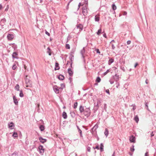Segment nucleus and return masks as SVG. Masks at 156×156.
<instances>
[{
  "label": "nucleus",
  "instance_id": "f257e3e1",
  "mask_svg": "<svg viewBox=\"0 0 156 156\" xmlns=\"http://www.w3.org/2000/svg\"><path fill=\"white\" fill-rule=\"evenodd\" d=\"M83 28V26L82 25L79 24L76 26V28H75L74 30H78L77 33H80L82 30Z\"/></svg>",
  "mask_w": 156,
  "mask_h": 156
},
{
  "label": "nucleus",
  "instance_id": "f03ea898",
  "mask_svg": "<svg viewBox=\"0 0 156 156\" xmlns=\"http://www.w3.org/2000/svg\"><path fill=\"white\" fill-rule=\"evenodd\" d=\"M25 83L26 84V87H31L32 83L30 80L27 78H26Z\"/></svg>",
  "mask_w": 156,
  "mask_h": 156
},
{
  "label": "nucleus",
  "instance_id": "7ed1b4c3",
  "mask_svg": "<svg viewBox=\"0 0 156 156\" xmlns=\"http://www.w3.org/2000/svg\"><path fill=\"white\" fill-rule=\"evenodd\" d=\"M53 89L54 91L56 94H58L59 93V92L62 91L60 89H59V87H58L56 85H55L53 86Z\"/></svg>",
  "mask_w": 156,
  "mask_h": 156
},
{
  "label": "nucleus",
  "instance_id": "20e7f679",
  "mask_svg": "<svg viewBox=\"0 0 156 156\" xmlns=\"http://www.w3.org/2000/svg\"><path fill=\"white\" fill-rule=\"evenodd\" d=\"M82 13L83 15L86 16L87 13V7L86 6H84L82 8Z\"/></svg>",
  "mask_w": 156,
  "mask_h": 156
},
{
  "label": "nucleus",
  "instance_id": "39448f33",
  "mask_svg": "<svg viewBox=\"0 0 156 156\" xmlns=\"http://www.w3.org/2000/svg\"><path fill=\"white\" fill-rule=\"evenodd\" d=\"M40 153L41 154H43L44 152V149L43 148V147L42 145H40L38 147Z\"/></svg>",
  "mask_w": 156,
  "mask_h": 156
},
{
  "label": "nucleus",
  "instance_id": "423d86ee",
  "mask_svg": "<svg viewBox=\"0 0 156 156\" xmlns=\"http://www.w3.org/2000/svg\"><path fill=\"white\" fill-rule=\"evenodd\" d=\"M129 140L131 142L135 143L136 142V138L133 135L129 137Z\"/></svg>",
  "mask_w": 156,
  "mask_h": 156
},
{
  "label": "nucleus",
  "instance_id": "0eeeda50",
  "mask_svg": "<svg viewBox=\"0 0 156 156\" xmlns=\"http://www.w3.org/2000/svg\"><path fill=\"white\" fill-rule=\"evenodd\" d=\"M14 37V35L13 34H8L7 36V37L8 40H12Z\"/></svg>",
  "mask_w": 156,
  "mask_h": 156
},
{
  "label": "nucleus",
  "instance_id": "6e6552de",
  "mask_svg": "<svg viewBox=\"0 0 156 156\" xmlns=\"http://www.w3.org/2000/svg\"><path fill=\"white\" fill-rule=\"evenodd\" d=\"M8 125L9 128L11 129H13V127L14 126V125L12 122L9 123Z\"/></svg>",
  "mask_w": 156,
  "mask_h": 156
},
{
  "label": "nucleus",
  "instance_id": "1a4fd4ad",
  "mask_svg": "<svg viewBox=\"0 0 156 156\" xmlns=\"http://www.w3.org/2000/svg\"><path fill=\"white\" fill-rule=\"evenodd\" d=\"M113 78L114 80L116 82H117V81L119 80V76L117 74L113 76Z\"/></svg>",
  "mask_w": 156,
  "mask_h": 156
},
{
  "label": "nucleus",
  "instance_id": "9d476101",
  "mask_svg": "<svg viewBox=\"0 0 156 156\" xmlns=\"http://www.w3.org/2000/svg\"><path fill=\"white\" fill-rule=\"evenodd\" d=\"M39 140H40V141L42 143H44L45 142L47 141L46 139H43L42 137H40L39 138Z\"/></svg>",
  "mask_w": 156,
  "mask_h": 156
},
{
  "label": "nucleus",
  "instance_id": "9b49d317",
  "mask_svg": "<svg viewBox=\"0 0 156 156\" xmlns=\"http://www.w3.org/2000/svg\"><path fill=\"white\" fill-rule=\"evenodd\" d=\"M13 101L14 102V103L16 105H17L18 104V101H17V100L15 96H14L13 97Z\"/></svg>",
  "mask_w": 156,
  "mask_h": 156
},
{
  "label": "nucleus",
  "instance_id": "f8f14e48",
  "mask_svg": "<svg viewBox=\"0 0 156 156\" xmlns=\"http://www.w3.org/2000/svg\"><path fill=\"white\" fill-rule=\"evenodd\" d=\"M62 117L64 119H66L67 118V116L66 114V113L65 112H64L62 113Z\"/></svg>",
  "mask_w": 156,
  "mask_h": 156
},
{
  "label": "nucleus",
  "instance_id": "ddd939ff",
  "mask_svg": "<svg viewBox=\"0 0 156 156\" xmlns=\"http://www.w3.org/2000/svg\"><path fill=\"white\" fill-rule=\"evenodd\" d=\"M17 55L18 54L16 52H14L13 53L12 55V57L14 58H17Z\"/></svg>",
  "mask_w": 156,
  "mask_h": 156
},
{
  "label": "nucleus",
  "instance_id": "4468645a",
  "mask_svg": "<svg viewBox=\"0 0 156 156\" xmlns=\"http://www.w3.org/2000/svg\"><path fill=\"white\" fill-rule=\"evenodd\" d=\"M68 73L69 75L70 76H72L73 74V72L70 68L68 69Z\"/></svg>",
  "mask_w": 156,
  "mask_h": 156
},
{
  "label": "nucleus",
  "instance_id": "2eb2a0df",
  "mask_svg": "<svg viewBox=\"0 0 156 156\" xmlns=\"http://www.w3.org/2000/svg\"><path fill=\"white\" fill-rule=\"evenodd\" d=\"M60 85L61 87H59V89H60L62 91L63 88L65 87V85L64 83H62Z\"/></svg>",
  "mask_w": 156,
  "mask_h": 156
},
{
  "label": "nucleus",
  "instance_id": "dca6fc26",
  "mask_svg": "<svg viewBox=\"0 0 156 156\" xmlns=\"http://www.w3.org/2000/svg\"><path fill=\"white\" fill-rule=\"evenodd\" d=\"M104 134L106 136V137H107L108 136V131L107 129H105Z\"/></svg>",
  "mask_w": 156,
  "mask_h": 156
},
{
  "label": "nucleus",
  "instance_id": "f3484780",
  "mask_svg": "<svg viewBox=\"0 0 156 156\" xmlns=\"http://www.w3.org/2000/svg\"><path fill=\"white\" fill-rule=\"evenodd\" d=\"M12 136L14 138L18 137V134L16 132H14L12 135Z\"/></svg>",
  "mask_w": 156,
  "mask_h": 156
},
{
  "label": "nucleus",
  "instance_id": "a211bd4d",
  "mask_svg": "<svg viewBox=\"0 0 156 156\" xmlns=\"http://www.w3.org/2000/svg\"><path fill=\"white\" fill-rule=\"evenodd\" d=\"M79 110L80 113L83 112L84 111L83 107L82 106H80V107Z\"/></svg>",
  "mask_w": 156,
  "mask_h": 156
},
{
  "label": "nucleus",
  "instance_id": "6ab92c4d",
  "mask_svg": "<svg viewBox=\"0 0 156 156\" xmlns=\"http://www.w3.org/2000/svg\"><path fill=\"white\" fill-rule=\"evenodd\" d=\"M86 111H85L84 112V115H87V116H88L89 115H90V111H89V109H87V114H86Z\"/></svg>",
  "mask_w": 156,
  "mask_h": 156
},
{
  "label": "nucleus",
  "instance_id": "aec40b11",
  "mask_svg": "<svg viewBox=\"0 0 156 156\" xmlns=\"http://www.w3.org/2000/svg\"><path fill=\"white\" fill-rule=\"evenodd\" d=\"M15 89L16 90H17L19 91L20 90V86L18 84H17L15 87Z\"/></svg>",
  "mask_w": 156,
  "mask_h": 156
},
{
  "label": "nucleus",
  "instance_id": "412c9836",
  "mask_svg": "<svg viewBox=\"0 0 156 156\" xmlns=\"http://www.w3.org/2000/svg\"><path fill=\"white\" fill-rule=\"evenodd\" d=\"M114 80H115L114 79H113L112 77V78L110 79L109 81L111 84H112L114 83Z\"/></svg>",
  "mask_w": 156,
  "mask_h": 156
},
{
  "label": "nucleus",
  "instance_id": "4be33fe9",
  "mask_svg": "<svg viewBox=\"0 0 156 156\" xmlns=\"http://www.w3.org/2000/svg\"><path fill=\"white\" fill-rule=\"evenodd\" d=\"M39 128L41 131H43L44 129V127L43 125L40 126L39 127Z\"/></svg>",
  "mask_w": 156,
  "mask_h": 156
},
{
  "label": "nucleus",
  "instance_id": "5701e85b",
  "mask_svg": "<svg viewBox=\"0 0 156 156\" xmlns=\"http://www.w3.org/2000/svg\"><path fill=\"white\" fill-rule=\"evenodd\" d=\"M64 76L62 75H60L58 77V79L61 80H63L64 79Z\"/></svg>",
  "mask_w": 156,
  "mask_h": 156
},
{
  "label": "nucleus",
  "instance_id": "b1692460",
  "mask_svg": "<svg viewBox=\"0 0 156 156\" xmlns=\"http://www.w3.org/2000/svg\"><path fill=\"white\" fill-rule=\"evenodd\" d=\"M85 51L84 48H83L81 50L80 53L83 56V54L85 53Z\"/></svg>",
  "mask_w": 156,
  "mask_h": 156
},
{
  "label": "nucleus",
  "instance_id": "393cba45",
  "mask_svg": "<svg viewBox=\"0 0 156 156\" xmlns=\"http://www.w3.org/2000/svg\"><path fill=\"white\" fill-rule=\"evenodd\" d=\"M104 145L103 144L101 143L100 144V151H103Z\"/></svg>",
  "mask_w": 156,
  "mask_h": 156
},
{
  "label": "nucleus",
  "instance_id": "a878e982",
  "mask_svg": "<svg viewBox=\"0 0 156 156\" xmlns=\"http://www.w3.org/2000/svg\"><path fill=\"white\" fill-rule=\"evenodd\" d=\"M134 119L137 123L139 121V118L136 115L134 117Z\"/></svg>",
  "mask_w": 156,
  "mask_h": 156
},
{
  "label": "nucleus",
  "instance_id": "bb28decb",
  "mask_svg": "<svg viewBox=\"0 0 156 156\" xmlns=\"http://www.w3.org/2000/svg\"><path fill=\"white\" fill-rule=\"evenodd\" d=\"M59 69V67H58V64L57 63H55V70H58Z\"/></svg>",
  "mask_w": 156,
  "mask_h": 156
},
{
  "label": "nucleus",
  "instance_id": "cd10ccee",
  "mask_svg": "<svg viewBox=\"0 0 156 156\" xmlns=\"http://www.w3.org/2000/svg\"><path fill=\"white\" fill-rule=\"evenodd\" d=\"M114 62V60L112 59H111L109 60L108 62V64L109 65H110L111 63L113 62Z\"/></svg>",
  "mask_w": 156,
  "mask_h": 156
},
{
  "label": "nucleus",
  "instance_id": "c85d7f7f",
  "mask_svg": "<svg viewBox=\"0 0 156 156\" xmlns=\"http://www.w3.org/2000/svg\"><path fill=\"white\" fill-rule=\"evenodd\" d=\"M95 20L96 21H98L99 20V17L97 16H95Z\"/></svg>",
  "mask_w": 156,
  "mask_h": 156
},
{
  "label": "nucleus",
  "instance_id": "c756f323",
  "mask_svg": "<svg viewBox=\"0 0 156 156\" xmlns=\"http://www.w3.org/2000/svg\"><path fill=\"white\" fill-rule=\"evenodd\" d=\"M48 51H47V53H49V55H51V50L50 48L48 47Z\"/></svg>",
  "mask_w": 156,
  "mask_h": 156
},
{
  "label": "nucleus",
  "instance_id": "7c9ffc66",
  "mask_svg": "<svg viewBox=\"0 0 156 156\" xmlns=\"http://www.w3.org/2000/svg\"><path fill=\"white\" fill-rule=\"evenodd\" d=\"M11 156H18V153L16 152H14L12 154Z\"/></svg>",
  "mask_w": 156,
  "mask_h": 156
},
{
  "label": "nucleus",
  "instance_id": "2f4dec72",
  "mask_svg": "<svg viewBox=\"0 0 156 156\" xmlns=\"http://www.w3.org/2000/svg\"><path fill=\"white\" fill-rule=\"evenodd\" d=\"M113 9L114 10L116 9V7L114 4H113L112 5Z\"/></svg>",
  "mask_w": 156,
  "mask_h": 156
},
{
  "label": "nucleus",
  "instance_id": "473e14b6",
  "mask_svg": "<svg viewBox=\"0 0 156 156\" xmlns=\"http://www.w3.org/2000/svg\"><path fill=\"white\" fill-rule=\"evenodd\" d=\"M20 97H23L24 96V95H23V92L22 90L20 91Z\"/></svg>",
  "mask_w": 156,
  "mask_h": 156
},
{
  "label": "nucleus",
  "instance_id": "72a5a7b5",
  "mask_svg": "<svg viewBox=\"0 0 156 156\" xmlns=\"http://www.w3.org/2000/svg\"><path fill=\"white\" fill-rule=\"evenodd\" d=\"M17 68V66L15 64H14L12 66V68L13 70H15Z\"/></svg>",
  "mask_w": 156,
  "mask_h": 156
},
{
  "label": "nucleus",
  "instance_id": "f704fd0d",
  "mask_svg": "<svg viewBox=\"0 0 156 156\" xmlns=\"http://www.w3.org/2000/svg\"><path fill=\"white\" fill-rule=\"evenodd\" d=\"M101 30L100 29L98 30V32L97 33V35H99L101 34Z\"/></svg>",
  "mask_w": 156,
  "mask_h": 156
},
{
  "label": "nucleus",
  "instance_id": "c9c22d12",
  "mask_svg": "<svg viewBox=\"0 0 156 156\" xmlns=\"http://www.w3.org/2000/svg\"><path fill=\"white\" fill-rule=\"evenodd\" d=\"M134 145H133L131 147H130V150L133 151V152L134 151Z\"/></svg>",
  "mask_w": 156,
  "mask_h": 156
},
{
  "label": "nucleus",
  "instance_id": "e433bc0d",
  "mask_svg": "<svg viewBox=\"0 0 156 156\" xmlns=\"http://www.w3.org/2000/svg\"><path fill=\"white\" fill-rule=\"evenodd\" d=\"M77 102H76L74 104V108H77Z\"/></svg>",
  "mask_w": 156,
  "mask_h": 156
},
{
  "label": "nucleus",
  "instance_id": "4c0bfd02",
  "mask_svg": "<svg viewBox=\"0 0 156 156\" xmlns=\"http://www.w3.org/2000/svg\"><path fill=\"white\" fill-rule=\"evenodd\" d=\"M101 81V79L99 77H98L96 79V81L98 82H99Z\"/></svg>",
  "mask_w": 156,
  "mask_h": 156
},
{
  "label": "nucleus",
  "instance_id": "58836bf2",
  "mask_svg": "<svg viewBox=\"0 0 156 156\" xmlns=\"http://www.w3.org/2000/svg\"><path fill=\"white\" fill-rule=\"evenodd\" d=\"M78 131H79V133H80V136L81 137H82L83 136H82V133L81 130L80 129H79V130Z\"/></svg>",
  "mask_w": 156,
  "mask_h": 156
},
{
  "label": "nucleus",
  "instance_id": "ea45409f",
  "mask_svg": "<svg viewBox=\"0 0 156 156\" xmlns=\"http://www.w3.org/2000/svg\"><path fill=\"white\" fill-rule=\"evenodd\" d=\"M66 48L68 49H70V46H69V44H67L66 45Z\"/></svg>",
  "mask_w": 156,
  "mask_h": 156
},
{
  "label": "nucleus",
  "instance_id": "a19ab883",
  "mask_svg": "<svg viewBox=\"0 0 156 156\" xmlns=\"http://www.w3.org/2000/svg\"><path fill=\"white\" fill-rule=\"evenodd\" d=\"M116 84L117 85V86H116V87L117 88H119V82H116Z\"/></svg>",
  "mask_w": 156,
  "mask_h": 156
},
{
  "label": "nucleus",
  "instance_id": "79ce46f5",
  "mask_svg": "<svg viewBox=\"0 0 156 156\" xmlns=\"http://www.w3.org/2000/svg\"><path fill=\"white\" fill-rule=\"evenodd\" d=\"M109 72V69L107 70L106 72H105L104 73V75H106Z\"/></svg>",
  "mask_w": 156,
  "mask_h": 156
},
{
  "label": "nucleus",
  "instance_id": "37998d69",
  "mask_svg": "<svg viewBox=\"0 0 156 156\" xmlns=\"http://www.w3.org/2000/svg\"><path fill=\"white\" fill-rule=\"evenodd\" d=\"M132 106H133V110H134L135 109H136V106L135 105H132Z\"/></svg>",
  "mask_w": 156,
  "mask_h": 156
},
{
  "label": "nucleus",
  "instance_id": "c03bdc74",
  "mask_svg": "<svg viewBox=\"0 0 156 156\" xmlns=\"http://www.w3.org/2000/svg\"><path fill=\"white\" fill-rule=\"evenodd\" d=\"M9 5H8L7 6V7L5 9V11H7L8 10V9H9Z\"/></svg>",
  "mask_w": 156,
  "mask_h": 156
},
{
  "label": "nucleus",
  "instance_id": "a18cd8bd",
  "mask_svg": "<svg viewBox=\"0 0 156 156\" xmlns=\"http://www.w3.org/2000/svg\"><path fill=\"white\" fill-rule=\"evenodd\" d=\"M90 147H87V151H88V152H90Z\"/></svg>",
  "mask_w": 156,
  "mask_h": 156
},
{
  "label": "nucleus",
  "instance_id": "49530a36",
  "mask_svg": "<svg viewBox=\"0 0 156 156\" xmlns=\"http://www.w3.org/2000/svg\"><path fill=\"white\" fill-rule=\"evenodd\" d=\"M45 34H46L48 36H50V34L47 31H45Z\"/></svg>",
  "mask_w": 156,
  "mask_h": 156
},
{
  "label": "nucleus",
  "instance_id": "de8ad7c7",
  "mask_svg": "<svg viewBox=\"0 0 156 156\" xmlns=\"http://www.w3.org/2000/svg\"><path fill=\"white\" fill-rule=\"evenodd\" d=\"M93 148L94 149H97L98 150H99V147L98 146H96V147H95V148H94V147H93Z\"/></svg>",
  "mask_w": 156,
  "mask_h": 156
},
{
  "label": "nucleus",
  "instance_id": "09e8293b",
  "mask_svg": "<svg viewBox=\"0 0 156 156\" xmlns=\"http://www.w3.org/2000/svg\"><path fill=\"white\" fill-rule=\"evenodd\" d=\"M81 5H81V4L80 3L79 4V5H78V10L80 8V6Z\"/></svg>",
  "mask_w": 156,
  "mask_h": 156
},
{
  "label": "nucleus",
  "instance_id": "8fccbe9b",
  "mask_svg": "<svg viewBox=\"0 0 156 156\" xmlns=\"http://www.w3.org/2000/svg\"><path fill=\"white\" fill-rule=\"evenodd\" d=\"M106 92L109 95L110 94V92L108 90H106Z\"/></svg>",
  "mask_w": 156,
  "mask_h": 156
},
{
  "label": "nucleus",
  "instance_id": "3c124183",
  "mask_svg": "<svg viewBox=\"0 0 156 156\" xmlns=\"http://www.w3.org/2000/svg\"><path fill=\"white\" fill-rule=\"evenodd\" d=\"M131 42L130 41H127V43L128 44H129L131 43Z\"/></svg>",
  "mask_w": 156,
  "mask_h": 156
},
{
  "label": "nucleus",
  "instance_id": "603ef678",
  "mask_svg": "<svg viewBox=\"0 0 156 156\" xmlns=\"http://www.w3.org/2000/svg\"><path fill=\"white\" fill-rule=\"evenodd\" d=\"M112 49H114L115 48V47L113 44H112Z\"/></svg>",
  "mask_w": 156,
  "mask_h": 156
},
{
  "label": "nucleus",
  "instance_id": "864d4df0",
  "mask_svg": "<svg viewBox=\"0 0 156 156\" xmlns=\"http://www.w3.org/2000/svg\"><path fill=\"white\" fill-rule=\"evenodd\" d=\"M151 136H154V134L153 133V132H152L151 133Z\"/></svg>",
  "mask_w": 156,
  "mask_h": 156
},
{
  "label": "nucleus",
  "instance_id": "5fc2aeb1",
  "mask_svg": "<svg viewBox=\"0 0 156 156\" xmlns=\"http://www.w3.org/2000/svg\"><path fill=\"white\" fill-rule=\"evenodd\" d=\"M96 51L97 53H100V51H99V50L98 49H97Z\"/></svg>",
  "mask_w": 156,
  "mask_h": 156
},
{
  "label": "nucleus",
  "instance_id": "6e6d98bb",
  "mask_svg": "<svg viewBox=\"0 0 156 156\" xmlns=\"http://www.w3.org/2000/svg\"><path fill=\"white\" fill-rule=\"evenodd\" d=\"M127 14V12H123V15H126Z\"/></svg>",
  "mask_w": 156,
  "mask_h": 156
},
{
  "label": "nucleus",
  "instance_id": "4d7b16f0",
  "mask_svg": "<svg viewBox=\"0 0 156 156\" xmlns=\"http://www.w3.org/2000/svg\"><path fill=\"white\" fill-rule=\"evenodd\" d=\"M2 21H4L5 22L6 21V20L5 18H4L2 20Z\"/></svg>",
  "mask_w": 156,
  "mask_h": 156
},
{
  "label": "nucleus",
  "instance_id": "13d9d810",
  "mask_svg": "<svg viewBox=\"0 0 156 156\" xmlns=\"http://www.w3.org/2000/svg\"><path fill=\"white\" fill-rule=\"evenodd\" d=\"M70 63V62L69 61H68L67 62V64H66V66H68V65L69 64V63Z\"/></svg>",
  "mask_w": 156,
  "mask_h": 156
},
{
  "label": "nucleus",
  "instance_id": "bf43d9fd",
  "mask_svg": "<svg viewBox=\"0 0 156 156\" xmlns=\"http://www.w3.org/2000/svg\"><path fill=\"white\" fill-rule=\"evenodd\" d=\"M138 65V63H136L135 65V66H134V67L135 68H136V66Z\"/></svg>",
  "mask_w": 156,
  "mask_h": 156
},
{
  "label": "nucleus",
  "instance_id": "052dcab7",
  "mask_svg": "<svg viewBox=\"0 0 156 156\" xmlns=\"http://www.w3.org/2000/svg\"><path fill=\"white\" fill-rule=\"evenodd\" d=\"M95 128V129H96V128H98V125H95L94 126V128Z\"/></svg>",
  "mask_w": 156,
  "mask_h": 156
},
{
  "label": "nucleus",
  "instance_id": "680f3d73",
  "mask_svg": "<svg viewBox=\"0 0 156 156\" xmlns=\"http://www.w3.org/2000/svg\"><path fill=\"white\" fill-rule=\"evenodd\" d=\"M2 6L1 4H0V10L2 8Z\"/></svg>",
  "mask_w": 156,
  "mask_h": 156
},
{
  "label": "nucleus",
  "instance_id": "e2e57ef3",
  "mask_svg": "<svg viewBox=\"0 0 156 156\" xmlns=\"http://www.w3.org/2000/svg\"><path fill=\"white\" fill-rule=\"evenodd\" d=\"M72 60H71V61L70 62V66H71V67H72Z\"/></svg>",
  "mask_w": 156,
  "mask_h": 156
},
{
  "label": "nucleus",
  "instance_id": "0e129e2a",
  "mask_svg": "<svg viewBox=\"0 0 156 156\" xmlns=\"http://www.w3.org/2000/svg\"><path fill=\"white\" fill-rule=\"evenodd\" d=\"M103 36L105 37H106V35L105 34H103Z\"/></svg>",
  "mask_w": 156,
  "mask_h": 156
},
{
  "label": "nucleus",
  "instance_id": "69168bd1",
  "mask_svg": "<svg viewBox=\"0 0 156 156\" xmlns=\"http://www.w3.org/2000/svg\"><path fill=\"white\" fill-rule=\"evenodd\" d=\"M112 42H115V41L114 40H113L112 41L110 42V43H112Z\"/></svg>",
  "mask_w": 156,
  "mask_h": 156
},
{
  "label": "nucleus",
  "instance_id": "338daca9",
  "mask_svg": "<svg viewBox=\"0 0 156 156\" xmlns=\"http://www.w3.org/2000/svg\"><path fill=\"white\" fill-rule=\"evenodd\" d=\"M114 154H115V152L113 154H112V156H114V155H115Z\"/></svg>",
  "mask_w": 156,
  "mask_h": 156
},
{
  "label": "nucleus",
  "instance_id": "774afa93",
  "mask_svg": "<svg viewBox=\"0 0 156 156\" xmlns=\"http://www.w3.org/2000/svg\"><path fill=\"white\" fill-rule=\"evenodd\" d=\"M77 128L78 129V130H79V129H80L79 128V127L78 126H77Z\"/></svg>",
  "mask_w": 156,
  "mask_h": 156
}]
</instances>
